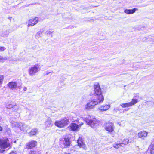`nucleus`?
Instances as JSON below:
<instances>
[{"label": "nucleus", "instance_id": "obj_14", "mask_svg": "<svg viewBox=\"0 0 154 154\" xmlns=\"http://www.w3.org/2000/svg\"><path fill=\"white\" fill-rule=\"evenodd\" d=\"M17 106V105L16 103H15L14 104H13L11 103H8L6 105V107L8 109L13 108L12 111L14 112H16L17 111V110L18 109V108H16L15 107Z\"/></svg>", "mask_w": 154, "mask_h": 154}, {"label": "nucleus", "instance_id": "obj_1", "mask_svg": "<svg viewBox=\"0 0 154 154\" xmlns=\"http://www.w3.org/2000/svg\"><path fill=\"white\" fill-rule=\"evenodd\" d=\"M94 93L93 97L103 102L104 100V97L102 95L103 91L98 83L94 84Z\"/></svg>", "mask_w": 154, "mask_h": 154}, {"label": "nucleus", "instance_id": "obj_24", "mask_svg": "<svg viewBox=\"0 0 154 154\" xmlns=\"http://www.w3.org/2000/svg\"><path fill=\"white\" fill-rule=\"evenodd\" d=\"M6 48L4 47H0V51H2L5 50Z\"/></svg>", "mask_w": 154, "mask_h": 154}, {"label": "nucleus", "instance_id": "obj_23", "mask_svg": "<svg viewBox=\"0 0 154 154\" xmlns=\"http://www.w3.org/2000/svg\"><path fill=\"white\" fill-rule=\"evenodd\" d=\"M4 79V76L2 75H0V85L2 84Z\"/></svg>", "mask_w": 154, "mask_h": 154}, {"label": "nucleus", "instance_id": "obj_7", "mask_svg": "<svg viewBox=\"0 0 154 154\" xmlns=\"http://www.w3.org/2000/svg\"><path fill=\"white\" fill-rule=\"evenodd\" d=\"M39 67V64H36L30 67L28 70L29 74L31 76L35 75L38 72V69L40 68Z\"/></svg>", "mask_w": 154, "mask_h": 154}, {"label": "nucleus", "instance_id": "obj_12", "mask_svg": "<svg viewBox=\"0 0 154 154\" xmlns=\"http://www.w3.org/2000/svg\"><path fill=\"white\" fill-rule=\"evenodd\" d=\"M83 125V123H82L78 125L74 123H72L70 124L69 127L72 131H77L79 127Z\"/></svg>", "mask_w": 154, "mask_h": 154}, {"label": "nucleus", "instance_id": "obj_6", "mask_svg": "<svg viewBox=\"0 0 154 154\" xmlns=\"http://www.w3.org/2000/svg\"><path fill=\"white\" fill-rule=\"evenodd\" d=\"M86 122L87 124L89 125L92 128H96L99 126L100 122L95 118H93L90 119L89 120H86Z\"/></svg>", "mask_w": 154, "mask_h": 154}, {"label": "nucleus", "instance_id": "obj_2", "mask_svg": "<svg viewBox=\"0 0 154 154\" xmlns=\"http://www.w3.org/2000/svg\"><path fill=\"white\" fill-rule=\"evenodd\" d=\"M12 143L7 137L0 139V153H3L5 149L11 147Z\"/></svg>", "mask_w": 154, "mask_h": 154}, {"label": "nucleus", "instance_id": "obj_18", "mask_svg": "<svg viewBox=\"0 0 154 154\" xmlns=\"http://www.w3.org/2000/svg\"><path fill=\"white\" fill-rule=\"evenodd\" d=\"M109 108V106L108 105H102L99 109V110L100 111H105L107 110Z\"/></svg>", "mask_w": 154, "mask_h": 154}, {"label": "nucleus", "instance_id": "obj_28", "mask_svg": "<svg viewBox=\"0 0 154 154\" xmlns=\"http://www.w3.org/2000/svg\"><path fill=\"white\" fill-rule=\"evenodd\" d=\"M2 128L0 125V131H2Z\"/></svg>", "mask_w": 154, "mask_h": 154}, {"label": "nucleus", "instance_id": "obj_20", "mask_svg": "<svg viewBox=\"0 0 154 154\" xmlns=\"http://www.w3.org/2000/svg\"><path fill=\"white\" fill-rule=\"evenodd\" d=\"M52 122L51 119H48V120L45 122V125L46 126L48 127L51 126L52 125Z\"/></svg>", "mask_w": 154, "mask_h": 154}, {"label": "nucleus", "instance_id": "obj_4", "mask_svg": "<svg viewBox=\"0 0 154 154\" xmlns=\"http://www.w3.org/2000/svg\"><path fill=\"white\" fill-rule=\"evenodd\" d=\"M69 122V119L64 117L61 119L60 120L56 121L54 124L58 127L63 128L67 126Z\"/></svg>", "mask_w": 154, "mask_h": 154}, {"label": "nucleus", "instance_id": "obj_13", "mask_svg": "<svg viewBox=\"0 0 154 154\" xmlns=\"http://www.w3.org/2000/svg\"><path fill=\"white\" fill-rule=\"evenodd\" d=\"M148 134V133L147 132L144 130H143L140 131L138 133L137 135L139 138L144 139L147 136Z\"/></svg>", "mask_w": 154, "mask_h": 154}, {"label": "nucleus", "instance_id": "obj_10", "mask_svg": "<svg viewBox=\"0 0 154 154\" xmlns=\"http://www.w3.org/2000/svg\"><path fill=\"white\" fill-rule=\"evenodd\" d=\"M37 144V141L34 140H32L26 143V148L27 149H33L36 147Z\"/></svg>", "mask_w": 154, "mask_h": 154}, {"label": "nucleus", "instance_id": "obj_22", "mask_svg": "<svg viewBox=\"0 0 154 154\" xmlns=\"http://www.w3.org/2000/svg\"><path fill=\"white\" fill-rule=\"evenodd\" d=\"M121 146H123L121 143H115L113 145V147L116 149H118Z\"/></svg>", "mask_w": 154, "mask_h": 154}, {"label": "nucleus", "instance_id": "obj_30", "mask_svg": "<svg viewBox=\"0 0 154 154\" xmlns=\"http://www.w3.org/2000/svg\"><path fill=\"white\" fill-rule=\"evenodd\" d=\"M152 152L151 151V154H152Z\"/></svg>", "mask_w": 154, "mask_h": 154}, {"label": "nucleus", "instance_id": "obj_11", "mask_svg": "<svg viewBox=\"0 0 154 154\" xmlns=\"http://www.w3.org/2000/svg\"><path fill=\"white\" fill-rule=\"evenodd\" d=\"M39 19L37 17H35L34 18L29 19L28 21V27L32 26L36 24L38 21Z\"/></svg>", "mask_w": 154, "mask_h": 154}, {"label": "nucleus", "instance_id": "obj_3", "mask_svg": "<svg viewBox=\"0 0 154 154\" xmlns=\"http://www.w3.org/2000/svg\"><path fill=\"white\" fill-rule=\"evenodd\" d=\"M102 102L99 100L98 99L93 97V99L89 100V102L87 103L85 106V108L87 110H89L94 108L96 105Z\"/></svg>", "mask_w": 154, "mask_h": 154}, {"label": "nucleus", "instance_id": "obj_16", "mask_svg": "<svg viewBox=\"0 0 154 154\" xmlns=\"http://www.w3.org/2000/svg\"><path fill=\"white\" fill-rule=\"evenodd\" d=\"M8 86L11 89H15L17 87V83L16 82H10L8 84Z\"/></svg>", "mask_w": 154, "mask_h": 154}, {"label": "nucleus", "instance_id": "obj_26", "mask_svg": "<svg viewBox=\"0 0 154 154\" xmlns=\"http://www.w3.org/2000/svg\"><path fill=\"white\" fill-rule=\"evenodd\" d=\"M40 36V33H37L36 35V38H39Z\"/></svg>", "mask_w": 154, "mask_h": 154}, {"label": "nucleus", "instance_id": "obj_15", "mask_svg": "<svg viewBox=\"0 0 154 154\" xmlns=\"http://www.w3.org/2000/svg\"><path fill=\"white\" fill-rule=\"evenodd\" d=\"M77 141L78 145L79 146L80 148H82L84 149H86V146L84 143L83 142L82 138L79 137Z\"/></svg>", "mask_w": 154, "mask_h": 154}, {"label": "nucleus", "instance_id": "obj_29", "mask_svg": "<svg viewBox=\"0 0 154 154\" xmlns=\"http://www.w3.org/2000/svg\"><path fill=\"white\" fill-rule=\"evenodd\" d=\"M2 59V58L1 57H0V60H1Z\"/></svg>", "mask_w": 154, "mask_h": 154}, {"label": "nucleus", "instance_id": "obj_19", "mask_svg": "<svg viewBox=\"0 0 154 154\" xmlns=\"http://www.w3.org/2000/svg\"><path fill=\"white\" fill-rule=\"evenodd\" d=\"M38 131V130L36 128L32 129L29 132V136H32L35 135L37 133Z\"/></svg>", "mask_w": 154, "mask_h": 154}, {"label": "nucleus", "instance_id": "obj_9", "mask_svg": "<svg viewBox=\"0 0 154 154\" xmlns=\"http://www.w3.org/2000/svg\"><path fill=\"white\" fill-rule=\"evenodd\" d=\"M138 102V100L136 99H132L131 101L129 102L122 103L120 104V106L122 108L128 107H129L131 106H132L135 105Z\"/></svg>", "mask_w": 154, "mask_h": 154}, {"label": "nucleus", "instance_id": "obj_27", "mask_svg": "<svg viewBox=\"0 0 154 154\" xmlns=\"http://www.w3.org/2000/svg\"><path fill=\"white\" fill-rule=\"evenodd\" d=\"M23 90L24 91H26L27 90V87H24Z\"/></svg>", "mask_w": 154, "mask_h": 154}, {"label": "nucleus", "instance_id": "obj_25", "mask_svg": "<svg viewBox=\"0 0 154 154\" xmlns=\"http://www.w3.org/2000/svg\"><path fill=\"white\" fill-rule=\"evenodd\" d=\"M29 154H35V151L33 150L29 152Z\"/></svg>", "mask_w": 154, "mask_h": 154}, {"label": "nucleus", "instance_id": "obj_5", "mask_svg": "<svg viewBox=\"0 0 154 154\" xmlns=\"http://www.w3.org/2000/svg\"><path fill=\"white\" fill-rule=\"evenodd\" d=\"M104 129L109 133H112L114 131L115 126L114 123L109 121L105 122L104 125Z\"/></svg>", "mask_w": 154, "mask_h": 154}, {"label": "nucleus", "instance_id": "obj_8", "mask_svg": "<svg viewBox=\"0 0 154 154\" xmlns=\"http://www.w3.org/2000/svg\"><path fill=\"white\" fill-rule=\"evenodd\" d=\"M63 139V140L62 139H60L59 143L60 145H61L63 144L65 148L68 147L70 146L71 144L70 137H66Z\"/></svg>", "mask_w": 154, "mask_h": 154}, {"label": "nucleus", "instance_id": "obj_17", "mask_svg": "<svg viewBox=\"0 0 154 154\" xmlns=\"http://www.w3.org/2000/svg\"><path fill=\"white\" fill-rule=\"evenodd\" d=\"M138 9L134 8L132 9H125L124 10V12L127 14H132L134 13Z\"/></svg>", "mask_w": 154, "mask_h": 154}, {"label": "nucleus", "instance_id": "obj_21", "mask_svg": "<svg viewBox=\"0 0 154 154\" xmlns=\"http://www.w3.org/2000/svg\"><path fill=\"white\" fill-rule=\"evenodd\" d=\"M129 142V140L128 138L124 139L122 141L121 143L122 144V145H126Z\"/></svg>", "mask_w": 154, "mask_h": 154}]
</instances>
